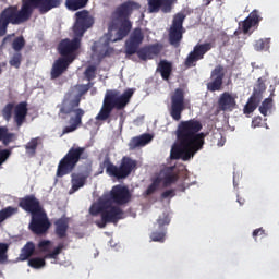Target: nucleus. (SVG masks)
<instances>
[{"label": "nucleus", "instance_id": "5701e85b", "mask_svg": "<svg viewBox=\"0 0 279 279\" xmlns=\"http://www.w3.org/2000/svg\"><path fill=\"white\" fill-rule=\"evenodd\" d=\"M156 73H160L163 82H169V80H171V75H173V63L165 59L160 60L157 64Z\"/></svg>", "mask_w": 279, "mask_h": 279}, {"label": "nucleus", "instance_id": "c756f323", "mask_svg": "<svg viewBox=\"0 0 279 279\" xmlns=\"http://www.w3.org/2000/svg\"><path fill=\"white\" fill-rule=\"evenodd\" d=\"M262 96L260 94H252L248 98V101L244 106V114H252L256 108H258V104H260Z\"/></svg>", "mask_w": 279, "mask_h": 279}, {"label": "nucleus", "instance_id": "412c9836", "mask_svg": "<svg viewBox=\"0 0 279 279\" xmlns=\"http://www.w3.org/2000/svg\"><path fill=\"white\" fill-rule=\"evenodd\" d=\"M160 51H162V47H160L158 44H153L148 46H144L141 49H137L135 52L140 60H154L156 56L160 54Z\"/></svg>", "mask_w": 279, "mask_h": 279}, {"label": "nucleus", "instance_id": "2f4dec72", "mask_svg": "<svg viewBox=\"0 0 279 279\" xmlns=\"http://www.w3.org/2000/svg\"><path fill=\"white\" fill-rule=\"evenodd\" d=\"M12 36L14 35H8L7 37H4L2 45H8V43H12V48L14 49V51H21L23 47H25V38H23V36H20L12 41Z\"/></svg>", "mask_w": 279, "mask_h": 279}, {"label": "nucleus", "instance_id": "9d476101", "mask_svg": "<svg viewBox=\"0 0 279 279\" xmlns=\"http://www.w3.org/2000/svg\"><path fill=\"white\" fill-rule=\"evenodd\" d=\"M105 202H109L110 204H117V206H124V204H129L132 199V193H130V189L125 185H114L111 191L104 196Z\"/></svg>", "mask_w": 279, "mask_h": 279}, {"label": "nucleus", "instance_id": "2eb2a0df", "mask_svg": "<svg viewBox=\"0 0 279 279\" xmlns=\"http://www.w3.org/2000/svg\"><path fill=\"white\" fill-rule=\"evenodd\" d=\"M143 40H145V34H143V29L141 27L134 28L129 39L125 41V53L126 56H134L141 45H143Z\"/></svg>", "mask_w": 279, "mask_h": 279}, {"label": "nucleus", "instance_id": "aec40b11", "mask_svg": "<svg viewBox=\"0 0 279 279\" xmlns=\"http://www.w3.org/2000/svg\"><path fill=\"white\" fill-rule=\"evenodd\" d=\"M236 108V99L230 94L225 92L218 99L217 112H232Z\"/></svg>", "mask_w": 279, "mask_h": 279}, {"label": "nucleus", "instance_id": "5fc2aeb1", "mask_svg": "<svg viewBox=\"0 0 279 279\" xmlns=\"http://www.w3.org/2000/svg\"><path fill=\"white\" fill-rule=\"evenodd\" d=\"M169 197H175V190H167L161 193V199H169Z\"/></svg>", "mask_w": 279, "mask_h": 279}, {"label": "nucleus", "instance_id": "49530a36", "mask_svg": "<svg viewBox=\"0 0 279 279\" xmlns=\"http://www.w3.org/2000/svg\"><path fill=\"white\" fill-rule=\"evenodd\" d=\"M95 73H97V68L95 65H89L87 66V69L85 70V77L87 80V82H93V80H95L96 75Z\"/></svg>", "mask_w": 279, "mask_h": 279}, {"label": "nucleus", "instance_id": "338daca9", "mask_svg": "<svg viewBox=\"0 0 279 279\" xmlns=\"http://www.w3.org/2000/svg\"><path fill=\"white\" fill-rule=\"evenodd\" d=\"M1 73H3V69H0V75H1Z\"/></svg>", "mask_w": 279, "mask_h": 279}, {"label": "nucleus", "instance_id": "7ed1b4c3", "mask_svg": "<svg viewBox=\"0 0 279 279\" xmlns=\"http://www.w3.org/2000/svg\"><path fill=\"white\" fill-rule=\"evenodd\" d=\"M36 10V0H22L21 9L19 5H10L0 13V36L8 34V26L23 25L32 19Z\"/></svg>", "mask_w": 279, "mask_h": 279}, {"label": "nucleus", "instance_id": "f3484780", "mask_svg": "<svg viewBox=\"0 0 279 279\" xmlns=\"http://www.w3.org/2000/svg\"><path fill=\"white\" fill-rule=\"evenodd\" d=\"M113 203H110L108 201H105V209L102 210V219L105 221H109L110 223H119L121 219H123V209L119 206L112 205Z\"/></svg>", "mask_w": 279, "mask_h": 279}, {"label": "nucleus", "instance_id": "13d9d810", "mask_svg": "<svg viewBox=\"0 0 279 279\" xmlns=\"http://www.w3.org/2000/svg\"><path fill=\"white\" fill-rule=\"evenodd\" d=\"M45 265H46L45 258H40V257L36 258V269H43Z\"/></svg>", "mask_w": 279, "mask_h": 279}, {"label": "nucleus", "instance_id": "ddd939ff", "mask_svg": "<svg viewBox=\"0 0 279 279\" xmlns=\"http://www.w3.org/2000/svg\"><path fill=\"white\" fill-rule=\"evenodd\" d=\"M184 109V89L177 88L171 97L170 117L173 121H180L182 119Z\"/></svg>", "mask_w": 279, "mask_h": 279}, {"label": "nucleus", "instance_id": "423d86ee", "mask_svg": "<svg viewBox=\"0 0 279 279\" xmlns=\"http://www.w3.org/2000/svg\"><path fill=\"white\" fill-rule=\"evenodd\" d=\"M137 165L138 162L136 160L128 156L122 157L119 167L114 166L108 156L102 161V167L106 168V174L110 175V178H116V180H125L126 178H130Z\"/></svg>", "mask_w": 279, "mask_h": 279}, {"label": "nucleus", "instance_id": "0eeeda50", "mask_svg": "<svg viewBox=\"0 0 279 279\" xmlns=\"http://www.w3.org/2000/svg\"><path fill=\"white\" fill-rule=\"evenodd\" d=\"M80 97H76L74 100L64 99L62 107L60 109L61 114H71L74 112L75 117L70 118V125L65 126L62 131V134H71V132H75L80 125H82V117H84L85 112L83 109H75L80 106Z\"/></svg>", "mask_w": 279, "mask_h": 279}, {"label": "nucleus", "instance_id": "b1692460", "mask_svg": "<svg viewBox=\"0 0 279 279\" xmlns=\"http://www.w3.org/2000/svg\"><path fill=\"white\" fill-rule=\"evenodd\" d=\"M62 0H36V8L40 14H47L50 10L60 8Z\"/></svg>", "mask_w": 279, "mask_h": 279}, {"label": "nucleus", "instance_id": "37998d69", "mask_svg": "<svg viewBox=\"0 0 279 279\" xmlns=\"http://www.w3.org/2000/svg\"><path fill=\"white\" fill-rule=\"evenodd\" d=\"M255 51H267L269 49V39H259L255 41Z\"/></svg>", "mask_w": 279, "mask_h": 279}, {"label": "nucleus", "instance_id": "1a4fd4ad", "mask_svg": "<svg viewBox=\"0 0 279 279\" xmlns=\"http://www.w3.org/2000/svg\"><path fill=\"white\" fill-rule=\"evenodd\" d=\"M185 20L186 15L183 12L174 14L172 19V24L169 28V43L173 47H180V43H182V38L186 32L184 28Z\"/></svg>", "mask_w": 279, "mask_h": 279}, {"label": "nucleus", "instance_id": "774afa93", "mask_svg": "<svg viewBox=\"0 0 279 279\" xmlns=\"http://www.w3.org/2000/svg\"><path fill=\"white\" fill-rule=\"evenodd\" d=\"M240 205H243V203L241 201H238Z\"/></svg>", "mask_w": 279, "mask_h": 279}, {"label": "nucleus", "instance_id": "dca6fc26", "mask_svg": "<svg viewBox=\"0 0 279 279\" xmlns=\"http://www.w3.org/2000/svg\"><path fill=\"white\" fill-rule=\"evenodd\" d=\"M19 206L26 213H31L32 220L29 223V230L33 232V234H36V196L31 195L21 198Z\"/></svg>", "mask_w": 279, "mask_h": 279}, {"label": "nucleus", "instance_id": "79ce46f5", "mask_svg": "<svg viewBox=\"0 0 279 279\" xmlns=\"http://www.w3.org/2000/svg\"><path fill=\"white\" fill-rule=\"evenodd\" d=\"M1 141H2L3 145H5V147H8V145H10V143H12L14 141V133L8 132L7 126H4V129L2 131Z\"/></svg>", "mask_w": 279, "mask_h": 279}, {"label": "nucleus", "instance_id": "f257e3e1", "mask_svg": "<svg viewBox=\"0 0 279 279\" xmlns=\"http://www.w3.org/2000/svg\"><path fill=\"white\" fill-rule=\"evenodd\" d=\"M136 10H141V3L134 0H126L113 10L108 23V33L100 39L104 47H107L102 58H110L114 53V48L109 47L110 43H119V40H123L130 35V32H132L130 19Z\"/></svg>", "mask_w": 279, "mask_h": 279}, {"label": "nucleus", "instance_id": "69168bd1", "mask_svg": "<svg viewBox=\"0 0 279 279\" xmlns=\"http://www.w3.org/2000/svg\"><path fill=\"white\" fill-rule=\"evenodd\" d=\"M276 89H272L271 93H270V97H274V93H275Z\"/></svg>", "mask_w": 279, "mask_h": 279}, {"label": "nucleus", "instance_id": "4c0bfd02", "mask_svg": "<svg viewBox=\"0 0 279 279\" xmlns=\"http://www.w3.org/2000/svg\"><path fill=\"white\" fill-rule=\"evenodd\" d=\"M9 250H10V244L0 242V265H5V263H8Z\"/></svg>", "mask_w": 279, "mask_h": 279}, {"label": "nucleus", "instance_id": "a19ab883", "mask_svg": "<svg viewBox=\"0 0 279 279\" xmlns=\"http://www.w3.org/2000/svg\"><path fill=\"white\" fill-rule=\"evenodd\" d=\"M14 112V102H9L2 109V117L5 121L12 119V113Z\"/></svg>", "mask_w": 279, "mask_h": 279}, {"label": "nucleus", "instance_id": "c03bdc74", "mask_svg": "<svg viewBox=\"0 0 279 279\" xmlns=\"http://www.w3.org/2000/svg\"><path fill=\"white\" fill-rule=\"evenodd\" d=\"M64 250V243H59L58 246L50 253H48L45 258H52L56 259L58 258V255L62 253Z\"/></svg>", "mask_w": 279, "mask_h": 279}, {"label": "nucleus", "instance_id": "0e129e2a", "mask_svg": "<svg viewBox=\"0 0 279 279\" xmlns=\"http://www.w3.org/2000/svg\"><path fill=\"white\" fill-rule=\"evenodd\" d=\"M1 66H8V63L7 62H2V63H0V69H1Z\"/></svg>", "mask_w": 279, "mask_h": 279}, {"label": "nucleus", "instance_id": "c85d7f7f", "mask_svg": "<svg viewBox=\"0 0 279 279\" xmlns=\"http://www.w3.org/2000/svg\"><path fill=\"white\" fill-rule=\"evenodd\" d=\"M71 178L72 187L69 194L73 195V193H76V191H80V189H82L84 184H86V177H84V174L72 173Z\"/></svg>", "mask_w": 279, "mask_h": 279}, {"label": "nucleus", "instance_id": "3c124183", "mask_svg": "<svg viewBox=\"0 0 279 279\" xmlns=\"http://www.w3.org/2000/svg\"><path fill=\"white\" fill-rule=\"evenodd\" d=\"M93 85H94L93 82H89L88 84H85V85H80V88H78L80 94L76 97H80L81 99L82 96L86 95V93H88L90 88H93Z\"/></svg>", "mask_w": 279, "mask_h": 279}, {"label": "nucleus", "instance_id": "72a5a7b5", "mask_svg": "<svg viewBox=\"0 0 279 279\" xmlns=\"http://www.w3.org/2000/svg\"><path fill=\"white\" fill-rule=\"evenodd\" d=\"M19 213V208L8 206L5 208H2L0 210V223H3L7 219H10V217H13V215H16Z\"/></svg>", "mask_w": 279, "mask_h": 279}, {"label": "nucleus", "instance_id": "8fccbe9b", "mask_svg": "<svg viewBox=\"0 0 279 279\" xmlns=\"http://www.w3.org/2000/svg\"><path fill=\"white\" fill-rule=\"evenodd\" d=\"M157 223H158L159 228H163V226H169V223H171V219L169 218L168 214L163 213L157 219Z\"/></svg>", "mask_w": 279, "mask_h": 279}, {"label": "nucleus", "instance_id": "de8ad7c7", "mask_svg": "<svg viewBox=\"0 0 279 279\" xmlns=\"http://www.w3.org/2000/svg\"><path fill=\"white\" fill-rule=\"evenodd\" d=\"M265 90H267V86L265 85V81L262 80V78H258L256 89H255L253 95H260V97L263 98V93H265Z\"/></svg>", "mask_w": 279, "mask_h": 279}, {"label": "nucleus", "instance_id": "58836bf2", "mask_svg": "<svg viewBox=\"0 0 279 279\" xmlns=\"http://www.w3.org/2000/svg\"><path fill=\"white\" fill-rule=\"evenodd\" d=\"M180 179V177L175 173H168L161 179V182H163V186H171V184H175V182Z\"/></svg>", "mask_w": 279, "mask_h": 279}, {"label": "nucleus", "instance_id": "a211bd4d", "mask_svg": "<svg viewBox=\"0 0 279 279\" xmlns=\"http://www.w3.org/2000/svg\"><path fill=\"white\" fill-rule=\"evenodd\" d=\"M226 77V72H223L222 65H217L210 74L211 82L207 83V90L210 93H217L221 90L223 86V78Z\"/></svg>", "mask_w": 279, "mask_h": 279}, {"label": "nucleus", "instance_id": "f8f14e48", "mask_svg": "<svg viewBox=\"0 0 279 279\" xmlns=\"http://www.w3.org/2000/svg\"><path fill=\"white\" fill-rule=\"evenodd\" d=\"M210 49H213V43L197 44L184 61L185 69L197 66V62L204 60V56H206Z\"/></svg>", "mask_w": 279, "mask_h": 279}, {"label": "nucleus", "instance_id": "9b49d317", "mask_svg": "<svg viewBox=\"0 0 279 279\" xmlns=\"http://www.w3.org/2000/svg\"><path fill=\"white\" fill-rule=\"evenodd\" d=\"M76 20L73 26V32L78 38H83L84 34L95 25V19L90 16V12L83 10L75 13Z\"/></svg>", "mask_w": 279, "mask_h": 279}, {"label": "nucleus", "instance_id": "6e6d98bb", "mask_svg": "<svg viewBox=\"0 0 279 279\" xmlns=\"http://www.w3.org/2000/svg\"><path fill=\"white\" fill-rule=\"evenodd\" d=\"M263 125V118L260 116L253 118L252 128H260Z\"/></svg>", "mask_w": 279, "mask_h": 279}, {"label": "nucleus", "instance_id": "c9c22d12", "mask_svg": "<svg viewBox=\"0 0 279 279\" xmlns=\"http://www.w3.org/2000/svg\"><path fill=\"white\" fill-rule=\"evenodd\" d=\"M274 108V99L271 97L264 99L262 105L259 106V112L263 117H267L269 110Z\"/></svg>", "mask_w": 279, "mask_h": 279}, {"label": "nucleus", "instance_id": "603ef678", "mask_svg": "<svg viewBox=\"0 0 279 279\" xmlns=\"http://www.w3.org/2000/svg\"><path fill=\"white\" fill-rule=\"evenodd\" d=\"M38 247L41 250V252H49V250H51V241L44 240L38 243Z\"/></svg>", "mask_w": 279, "mask_h": 279}, {"label": "nucleus", "instance_id": "e433bc0d", "mask_svg": "<svg viewBox=\"0 0 279 279\" xmlns=\"http://www.w3.org/2000/svg\"><path fill=\"white\" fill-rule=\"evenodd\" d=\"M105 204H106V198L102 197V199L99 201L98 205H94L90 207L89 209L90 215H93L94 217H96V215H100V217H102Z\"/></svg>", "mask_w": 279, "mask_h": 279}, {"label": "nucleus", "instance_id": "052dcab7", "mask_svg": "<svg viewBox=\"0 0 279 279\" xmlns=\"http://www.w3.org/2000/svg\"><path fill=\"white\" fill-rule=\"evenodd\" d=\"M28 266L33 267V269H36V257H33L28 260Z\"/></svg>", "mask_w": 279, "mask_h": 279}, {"label": "nucleus", "instance_id": "7c9ffc66", "mask_svg": "<svg viewBox=\"0 0 279 279\" xmlns=\"http://www.w3.org/2000/svg\"><path fill=\"white\" fill-rule=\"evenodd\" d=\"M34 252H36V244H34L33 242H27L21 250L19 260H29V258L34 256Z\"/></svg>", "mask_w": 279, "mask_h": 279}, {"label": "nucleus", "instance_id": "473e14b6", "mask_svg": "<svg viewBox=\"0 0 279 279\" xmlns=\"http://www.w3.org/2000/svg\"><path fill=\"white\" fill-rule=\"evenodd\" d=\"M88 5V0H65V8L72 12H77Z\"/></svg>", "mask_w": 279, "mask_h": 279}, {"label": "nucleus", "instance_id": "a878e982", "mask_svg": "<svg viewBox=\"0 0 279 279\" xmlns=\"http://www.w3.org/2000/svg\"><path fill=\"white\" fill-rule=\"evenodd\" d=\"M154 136L149 133L142 134L141 136L133 137L130 143V149H136L137 147H145V145L151 143Z\"/></svg>", "mask_w": 279, "mask_h": 279}, {"label": "nucleus", "instance_id": "6e6552de", "mask_svg": "<svg viewBox=\"0 0 279 279\" xmlns=\"http://www.w3.org/2000/svg\"><path fill=\"white\" fill-rule=\"evenodd\" d=\"M82 47V38L75 35L73 39H62L58 45V52L62 58L59 60H65L68 64H71L77 58V51Z\"/></svg>", "mask_w": 279, "mask_h": 279}, {"label": "nucleus", "instance_id": "ea45409f", "mask_svg": "<svg viewBox=\"0 0 279 279\" xmlns=\"http://www.w3.org/2000/svg\"><path fill=\"white\" fill-rule=\"evenodd\" d=\"M21 62H23V54L21 52H15L10 59L9 64L14 69H21Z\"/></svg>", "mask_w": 279, "mask_h": 279}, {"label": "nucleus", "instance_id": "4d7b16f0", "mask_svg": "<svg viewBox=\"0 0 279 279\" xmlns=\"http://www.w3.org/2000/svg\"><path fill=\"white\" fill-rule=\"evenodd\" d=\"M256 236H265V230L263 228L255 229L253 231V238L255 239V241H256Z\"/></svg>", "mask_w": 279, "mask_h": 279}, {"label": "nucleus", "instance_id": "cd10ccee", "mask_svg": "<svg viewBox=\"0 0 279 279\" xmlns=\"http://www.w3.org/2000/svg\"><path fill=\"white\" fill-rule=\"evenodd\" d=\"M25 117H27V102L22 101L14 106V121L17 125H23Z\"/></svg>", "mask_w": 279, "mask_h": 279}, {"label": "nucleus", "instance_id": "bf43d9fd", "mask_svg": "<svg viewBox=\"0 0 279 279\" xmlns=\"http://www.w3.org/2000/svg\"><path fill=\"white\" fill-rule=\"evenodd\" d=\"M107 223H110V221L105 220L104 217H101V221H96V226H98V228H106Z\"/></svg>", "mask_w": 279, "mask_h": 279}, {"label": "nucleus", "instance_id": "20e7f679", "mask_svg": "<svg viewBox=\"0 0 279 279\" xmlns=\"http://www.w3.org/2000/svg\"><path fill=\"white\" fill-rule=\"evenodd\" d=\"M132 97H134L133 88H128L123 94L118 89H107L102 100V107L96 116V121H108L112 114V110H125Z\"/></svg>", "mask_w": 279, "mask_h": 279}, {"label": "nucleus", "instance_id": "6ab92c4d", "mask_svg": "<svg viewBox=\"0 0 279 279\" xmlns=\"http://www.w3.org/2000/svg\"><path fill=\"white\" fill-rule=\"evenodd\" d=\"M147 5L149 14H158V12L171 14V12H173L169 0H147Z\"/></svg>", "mask_w": 279, "mask_h": 279}, {"label": "nucleus", "instance_id": "f704fd0d", "mask_svg": "<svg viewBox=\"0 0 279 279\" xmlns=\"http://www.w3.org/2000/svg\"><path fill=\"white\" fill-rule=\"evenodd\" d=\"M160 184H162V178L157 177L153 179L151 184L147 187V190L144 192V195L149 196L154 195L158 189H160Z\"/></svg>", "mask_w": 279, "mask_h": 279}, {"label": "nucleus", "instance_id": "39448f33", "mask_svg": "<svg viewBox=\"0 0 279 279\" xmlns=\"http://www.w3.org/2000/svg\"><path fill=\"white\" fill-rule=\"evenodd\" d=\"M82 160H88L86 147L72 146L58 163L57 178H64V175L73 173L75 167H77V163L82 162Z\"/></svg>", "mask_w": 279, "mask_h": 279}, {"label": "nucleus", "instance_id": "4468645a", "mask_svg": "<svg viewBox=\"0 0 279 279\" xmlns=\"http://www.w3.org/2000/svg\"><path fill=\"white\" fill-rule=\"evenodd\" d=\"M51 228V221L47 216V211L40 206V201H36V235L47 234Z\"/></svg>", "mask_w": 279, "mask_h": 279}, {"label": "nucleus", "instance_id": "393cba45", "mask_svg": "<svg viewBox=\"0 0 279 279\" xmlns=\"http://www.w3.org/2000/svg\"><path fill=\"white\" fill-rule=\"evenodd\" d=\"M54 233L58 239H66V232L69 231V218L61 217L54 221Z\"/></svg>", "mask_w": 279, "mask_h": 279}, {"label": "nucleus", "instance_id": "680f3d73", "mask_svg": "<svg viewBox=\"0 0 279 279\" xmlns=\"http://www.w3.org/2000/svg\"><path fill=\"white\" fill-rule=\"evenodd\" d=\"M171 2V8L173 10V7L175 5V3H178V0H169Z\"/></svg>", "mask_w": 279, "mask_h": 279}, {"label": "nucleus", "instance_id": "bb28decb", "mask_svg": "<svg viewBox=\"0 0 279 279\" xmlns=\"http://www.w3.org/2000/svg\"><path fill=\"white\" fill-rule=\"evenodd\" d=\"M69 64L71 63L66 62V60L58 59L52 65L51 80H58L69 69Z\"/></svg>", "mask_w": 279, "mask_h": 279}, {"label": "nucleus", "instance_id": "864d4df0", "mask_svg": "<svg viewBox=\"0 0 279 279\" xmlns=\"http://www.w3.org/2000/svg\"><path fill=\"white\" fill-rule=\"evenodd\" d=\"M11 154L12 151H10V149L0 150V167L5 162V160H8V158H10Z\"/></svg>", "mask_w": 279, "mask_h": 279}, {"label": "nucleus", "instance_id": "f03ea898", "mask_svg": "<svg viewBox=\"0 0 279 279\" xmlns=\"http://www.w3.org/2000/svg\"><path fill=\"white\" fill-rule=\"evenodd\" d=\"M202 128H204L202 122L196 119L179 123L177 129L178 145L171 150L172 160H191L197 151L204 149L206 133L202 132Z\"/></svg>", "mask_w": 279, "mask_h": 279}, {"label": "nucleus", "instance_id": "09e8293b", "mask_svg": "<svg viewBox=\"0 0 279 279\" xmlns=\"http://www.w3.org/2000/svg\"><path fill=\"white\" fill-rule=\"evenodd\" d=\"M27 156H34L36 154V138H32L25 146Z\"/></svg>", "mask_w": 279, "mask_h": 279}, {"label": "nucleus", "instance_id": "e2e57ef3", "mask_svg": "<svg viewBox=\"0 0 279 279\" xmlns=\"http://www.w3.org/2000/svg\"><path fill=\"white\" fill-rule=\"evenodd\" d=\"M5 126H0V141H1V137L3 136V130H4Z\"/></svg>", "mask_w": 279, "mask_h": 279}, {"label": "nucleus", "instance_id": "4be33fe9", "mask_svg": "<svg viewBox=\"0 0 279 279\" xmlns=\"http://www.w3.org/2000/svg\"><path fill=\"white\" fill-rule=\"evenodd\" d=\"M263 21V17L258 14V10L252 11L248 16L241 22V27L243 34H250L252 27H257L259 23Z\"/></svg>", "mask_w": 279, "mask_h": 279}, {"label": "nucleus", "instance_id": "a18cd8bd", "mask_svg": "<svg viewBox=\"0 0 279 279\" xmlns=\"http://www.w3.org/2000/svg\"><path fill=\"white\" fill-rule=\"evenodd\" d=\"M165 236H167V232L165 231H155L150 234L151 241H155L157 243H165Z\"/></svg>", "mask_w": 279, "mask_h": 279}]
</instances>
